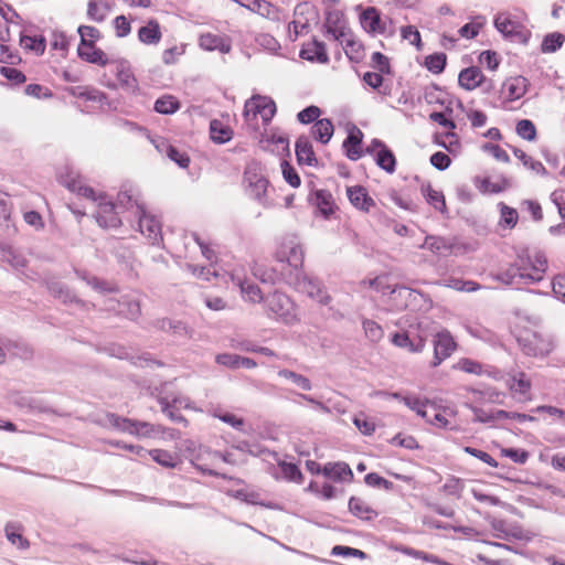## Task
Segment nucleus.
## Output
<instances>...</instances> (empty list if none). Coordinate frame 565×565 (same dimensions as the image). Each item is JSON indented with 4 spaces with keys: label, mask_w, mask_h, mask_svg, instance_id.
I'll return each mask as SVG.
<instances>
[{
    "label": "nucleus",
    "mask_w": 565,
    "mask_h": 565,
    "mask_svg": "<svg viewBox=\"0 0 565 565\" xmlns=\"http://www.w3.org/2000/svg\"><path fill=\"white\" fill-rule=\"evenodd\" d=\"M546 269L547 258L543 252L536 250L533 255L524 252L518 255L515 262L498 279L511 286L534 284L543 279Z\"/></svg>",
    "instance_id": "f257e3e1"
},
{
    "label": "nucleus",
    "mask_w": 565,
    "mask_h": 565,
    "mask_svg": "<svg viewBox=\"0 0 565 565\" xmlns=\"http://www.w3.org/2000/svg\"><path fill=\"white\" fill-rule=\"evenodd\" d=\"M275 259L287 273L301 269L305 252L299 237L296 234H287L281 237L275 252Z\"/></svg>",
    "instance_id": "f03ea898"
},
{
    "label": "nucleus",
    "mask_w": 565,
    "mask_h": 565,
    "mask_svg": "<svg viewBox=\"0 0 565 565\" xmlns=\"http://www.w3.org/2000/svg\"><path fill=\"white\" fill-rule=\"evenodd\" d=\"M430 323L427 321H418L416 326L408 324V328L402 332H395L391 341L402 349H407L411 353H420L426 347L427 338L431 334L429 330Z\"/></svg>",
    "instance_id": "7ed1b4c3"
},
{
    "label": "nucleus",
    "mask_w": 565,
    "mask_h": 565,
    "mask_svg": "<svg viewBox=\"0 0 565 565\" xmlns=\"http://www.w3.org/2000/svg\"><path fill=\"white\" fill-rule=\"evenodd\" d=\"M244 185L246 194L264 207L270 206L267 198L269 181L265 177L262 167L252 162L244 171Z\"/></svg>",
    "instance_id": "20e7f679"
},
{
    "label": "nucleus",
    "mask_w": 565,
    "mask_h": 565,
    "mask_svg": "<svg viewBox=\"0 0 565 565\" xmlns=\"http://www.w3.org/2000/svg\"><path fill=\"white\" fill-rule=\"evenodd\" d=\"M267 315L286 324H294L298 319L292 300L285 294L275 291L265 299Z\"/></svg>",
    "instance_id": "39448f33"
},
{
    "label": "nucleus",
    "mask_w": 565,
    "mask_h": 565,
    "mask_svg": "<svg viewBox=\"0 0 565 565\" xmlns=\"http://www.w3.org/2000/svg\"><path fill=\"white\" fill-rule=\"evenodd\" d=\"M276 113V105L273 99L265 96H253L245 103L244 117L248 125L257 119L259 115L264 125H268Z\"/></svg>",
    "instance_id": "423d86ee"
},
{
    "label": "nucleus",
    "mask_w": 565,
    "mask_h": 565,
    "mask_svg": "<svg viewBox=\"0 0 565 565\" xmlns=\"http://www.w3.org/2000/svg\"><path fill=\"white\" fill-rule=\"evenodd\" d=\"M288 284L295 286L297 290L307 294L309 297L318 299L322 305L330 302L331 298L322 292L320 281L303 274L301 269L289 273Z\"/></svg>",
    "instance_id": "0eeeda50"
},
{
    "label": "nucleus",
    "mask_w": 565,
    "mask_h": 565,
    "mask_svg": "<svg viewBox=\"0 0 565 565\" xmlns=\"http://www.w3.org/2000/svg\"><path fill=\"white\" fill-rule=\"evenodd\" d=\"M134 216L137 220L140 233L150 244L158 245L162 241V232L157 217L148 213L143 204L137 205V213Z\"/></svg>",
    "instance_id": "6e6552de"
},
{
    "label": "nucleus",
    "mask_w": 565,
    "mask_h": 565,
    "mask_svg": "<svg viewBox=\"0 0 565 565\" xmlns=\"http://www.w3.org/2000/svg\"><path fill=\"white\" fill-rule=\"evenodd\" d=\"M456 348L457 343L448 330L443 329L436 332L434 335V359L431 366L436 367L441 364L454 353Z\"/></svg>",
    "instance_id": "1a4fd4ad"
},
{
    "label": "nucleus",
    "mask_w": 565,
    "mask_h": 565,
    "mask_svg": "<svg viewBox=\"0 0 565 565\" xmlns=\"http://www.w3.org/2000/svg\"><path fill=\"white\" fill-rule=\"evenodd\" d=\"M95 201H98L96 212L97 223L106 228L119 227L121 225V218L119 217L121 211L116 207V204L102 196Z\"/></svg>",
    "instance_id": "9d476101"
},
{
    "label": "nucleus",
    "mask_w": 565,
    "mask_h": 565,
    "mask_svg": "<svg viewBox=\"0 0 565 565\" xmlns=\"http://www.w3.org/2000/svg\"><path fill=\"white\" fill-rule=\"evenodd\" d=\"M106 309L115 311L130 320H135L140 316V303L131 296H122L119 299L109 297L105 302Z\"/></svg>",
    "instance_id": "9b49d317"
},
{
    "label": "nucleus",
    "mask_w": 565,
    "mask_h": 565,
    "mask_svg": "<svg viewBox=\"0 0 565 565\" xmlns=\"http://www.w3.org/2000/svg\"><path fill=\"white\" fill-rule=\"evenodd\" d=\"M522 351L530 356H544L552 350V343L536 333H526L518 339Z\"/></svg>",
    "instance_id": "f8f14e48"
},
{
    "label": "nucleus",
    "mask_w": 565,
    "mask_h": 565,
    "mask_svg": "<svg viewBox=\"0 0 565 565\" xmlns=\"http://www.w3.org/2000/svg\"><path fill=\"white\" fill-rule=\"evenodd\" d=\"M58 179L70 191L76 192L87 199L96 200L94 190L83 184L79 174L75 170L65 168V171L60 173Z\"/></svg>",
    "instance_id": "ddd939ff"
},
{
    "label": "nucleus",
    "mask_w": 565,
    "mask_h": 565,
    "mask_svg": "<svg viewBox=\"0 0 565 565\" xmlns=\"http://www.w3.org/2000/svg\"><path fill=\"white\" fill-rule=\"evenodd\" d=\"M241 6L273 21L280 20V10L266 0H239Z\"/></svg>",
    "instance_id": "4468645a"
},
{
    "label": "nucleus",
    "mask_w": 565,
    "mask_h": 565,
    "mask_svg": "<svg viewBox=\"0 0 565 565\" xmlns=\"http://www.w3.org/2000/svg\"><path fill=\"white\" fill-rule=\"evenodd\" d=\"M115 204L121 212L127 211L135 215L137 213V205L143 203L139 200V194L132 186L125 185L118 192L117 203Z\"/></svg>",
    "instance_id": "2eb2a0df"
},
{
    "label": "nucleus",
    "mask_w": 565,
    "mask_h": 565,
    "mask_svg": "<svg viewBox=\"0 0 565 565\" xmlns=\"http://www.w3.org/2000/svg\"><path fill=\"white\" fill-rule=\"evenodd\" d=\"M77 54L83 61L99 66H105L109 62L105 52L97 47L95 43H92V41H89V43L79 44Z\"/></svg>",
    "instance_id": "dca6fc26"
},
{
    "label": "nucleus",
    "mask_w": 565,
    "mask_h": 565,
    "mask_svg": "<svg viewBox=\"0 0 565 565\" xmlns=\"http://www.w3.org/2000/svg\"><path fill=\"white\" fill-rule=\"evenodd\" d=\"M253 274L256 278L265 284L275 285L281 280L288 284L289 273H287L286 268L282 267L280 270H277L276 268L256 265L253 268Z\"/></svg>",
    "instance_id": "f3484780"
},
{
    "label": "nucleus",
    "mask_w": 565,
    "mask_h": 565,
    "mask_svg": "<svg viewBox=\"0 0 565 565\" xmlns=\"http://www.w3.org/2000/svg\"><path fill=\"white\" fill-rule=\"evenodd\" d=\"M347 194L351 204L363 212H370L371 207L375 205L374 200L363 186H350L347 190Z\"/></svg>",
    "instance_id": "a211bd4d"
},
{
    "label": "nucleus",
    "mask_w": 565,
    "mask_h": 565,
    "mask_svg": "<svg viewBox=\"0 0 565 565\" xmlns=\"http://www.w3.org/2000/svg\"><path fill=\"white\" fill-rule=\"evenodd\" d=\"M458 83L460 87L466 90H473L475 88L483 85L486 83V78L477 66H470L463 68L458 76Z\"/></svg>",
    "instance_id": "6ab92c4d"
},
{
    "label": "nucleus",
    "mask_w": 565,
    "mask_h": 565,
    "mask_svg": "<svg viewBox=\"0 0 565 565\" xmlns=\"http://www.w3.org/2000/svg\"><path fill=\"white\" fill-rule=\"evenodd\" d=\"M494 26L505 38H521L520 23L513 21L508 13H498L497 17L494 18Z\"/></svg>",
    "instance_id": "aec40b11"
},
{
    "label": "nucleus",
    "mask_w": 565,
    "mask_h": 565,
    "mask_svg": "<svg viewBox=\"0 0 565 565\" xmlns=\"http://www.w3.org/2000/svg\"><path fill=\"white\" fill-rule=\"evenodd\" d=\"M296 156L300 164H307L309 167L317 164V158L312 148V145L308 137L301 136L296 141Z\"/></svg>",
    "instance_id": "412c9836"
},
{
    "label": "nucleus",
    "mask_w": 565,
    "mask_h": 565,
    "mask_svg": "<svg viewBox=\"0 0 565 565\" xmlns=\"http://www.w3.org/2000/svg\"><path fill=\"white\" fill-rule=\"evenodd\" d=\"M349 510L354 516L363 521H372L379 515L377 511H375L365 500L358 497L350 498Z\"/></svg>",
    "instance_id": "4be33fe9"
},
{
    "label": "nucleus",
    "mask_w": 565,
    "mask_h": 565,
    "mask_svg": "<svg viewBox=\"0 0 565 565\" xmlns=\"http://www.w3.org/2000/svg\"><path fill=\"white\" fill-rule=\"evenodd\" d=\"M529 82L523 76H515L503 83V90L507 93L509 100H516L527 92Z\"/></svg>",
    "instance_id": "5701e85b"
},
{
    "label": "nucleus",
    "mask_w": 565,
    "mask_h": 565,
    "mask_svg": "<svg viewBox=\"0 0 565 565\" xmlns=\"http://www.w3.org/2000/svg\"><path fill=\"white\" fill-rule=\"evenodd\" d=\"M162 38L160 24L157 20H150L138 31V39L141 43L151 45L158 44Z\"/></svg>",
    "instance_id": "b1692460"
},
{
    "label": "nucleus",
    "mask_w": 565,
    "mask_h": 565,
    "mask_svg": "<svg viewBox=\"0 0 565 565\" xmlns=\"http://www.w3.org/2000/svg\"><path fill=\"white\" fill-rule=\"evenodd\" d=\"M362 26L373 33H384L385 26L383 25L377 10L373 7L365 9L361 14Z\"/></svg>",
    "instance_id": "393cba45"
},
{
    "label": "nucleus",
    "mask_w": 565,
    "mask_h": 565,
    "mask_svg": "<svg viewBox=\"0 0 565 565\" xmlns=\"http://www.w3.org/2000/svg\"><path fill=\"white\" fill-rule=\"evenodd\" d=\"M362 136V131L360 129H355L351 131L343 141V148H345L347 157L350 160L355 161L362 157V150L360 148Z\"/></svg>",
    "instance_id": "a878e982"
},
{
    "label": "nucleus",
    "mask_w": 565,
    "mask_h": 565,
    "mask_svg": "<svg viewBox=\"0 0 565 565\" xmlns=\"http://www.w3.org/2000/svg\"><path fill=\"white\" fill-rule=\"evenodd\" d=\"M47 288L51 295L60 299L64 303H79L82 302L77 296L63 282L53 280L47 282Z\"/></svg>",
    "instance_id": "bb28decb"
},
{
    "label": "nucleus",
    "mask_w": 565,
    "mask_h": 565,
    "mask_svg": "<svg viewBox=\"0 0 565 565\" xmlns=\"http://www.w3.org/2000/svg\"><path fill=\"white\" fill-rule=\"evenodd\" d=\"M300 56L311 62L327 63L329 61L324 44L316 40L301 50Z\"/></svg>",
    "instance_id": "cd10ccee"
},
{
    "label": "nucleus",
    "mask_w": 565,
    "mask_h": 565,
    "mask_svg": "<svg viewBox=\"0 0 565 565\" xmlns=\"http://www.w3.org/2000/svg\"><path fill=\"white\" fill-rule=\"evenodd\" d=\"M311 201L326 217L333 213V198L329 191L317 190L312 194Z\"/></svg>",
    "instance_id": "c85d7f7f"
},
{
    "label": "nucleus",
    "mask_w": 565,
    "mask_h": 565,
    "mask_svg": "<svg viewBox=\"0 0 565 565\" xmlns=\"http://www.w3.org/2000/svg\"><path fill=\"white\" fill-rule=\"evenodd\" d=\"M422 192L426 198L428 204H430L435 210L445 214L447 213V206L445 196L441 191L435 190L430 184L422 188Z\"/></svg>",
    "instance_id": "c756f323"
},
{
    "label": "nucleus",
    "mask_w": 565,
    "mask_h": 565,
    "mask_svg": "<svg viewBox=\"0 0 565 565\" xmlns=\"http://www.w3.org/2000/svg\"><path fill=\"white\" fill-rule=\"evenodd\" d=\"M211 139L216 143H225L233 137L232 129L222 121L214 119L210 122Z\"/></svg>",
    "instance_id": "7c9ffc66"
},
{
    "label": "nucleus",
    "mask_w": 565,
    "mask_h": 565,
    "mask_svg": "<svg viewBox=\"0 0 565 565\" xmlns=\"http://www.w3.org/2000/svg\"><path fill=\"white\" fill-rule=\"evenodd\" d=\"M403 403L412 411L423 418H428L430 407H434V403L427 398H419L417 396L403 397Z\"/></svg>",
    "instance_id": "2f4dec72"
},
{
    "label": "nucleus",
    "mask_w": 565,
    "mask_h": 565,
    "mask_svg": "<svg viewBox=\"0 0 565 565\" xmlns=\"http://www.w3.org/2000/svg\"><path fill=\"white\" fill-rule=\"evenodd\" d=\"M312 134L321 143H328L333 135V124L328 118L319 119L312 126Z\"/></svg>",
    "instance_id": "473e14b6"
},
{
    "label": "nucleus",
    "mask_w": 565,
    "mask_h": 565,
    "mask_svg": "<svg viewBox=\"0 0 565 565\" xmlns=\"http://www.w3.org/2000/svg\"><path fill=\"white\" fill-rule=\"evenodd\" d=\"M420 247L427 248L435 254H443L445 252H451L452 243L440 236L428 235Z\"/></svg>",
    "instance_id": "72a5a7b5"
},
{
    "label": "nucleus",
    "mask_w": 565,
    "mask_h": 565,
    "mask_svg": "<svg viewBox=\"0 0 565 565\" xmlns=\"http://www.w3.org/2000/svg\"><path fill=\"white\" fill-rule=\"evenodd\" d=\"M376 164L388 173L395 171L396 159L394 153L387 148L383 147L379 150L375 157Z\"/></svg>",
    "instance_id": "f704fd0d"
},
{
    "label": "nucleus",
    "mask_w": 565,
    "mask_h": 565,
    "mask_svg": "<svg viewBox=\"0 0 565 565\" xmlns=\"http://www.w3.org/2000/svg\"><path fill=\"white\" fill-rule=\"evenodd\" d=\"M509 387L515 394L525 395L531 388V382L525 373L518 372L511 376Z\"/></svg>",
    "instance_id": "c9c22d12"
},
{
    "label": "nucleus",
    "mask_w": 565,
    "mask_h": 565,
    "mask_svg": "<svg viewBox=\"0 0 565 565\" xmlns=\"http://www.w3.org/2000/svg\"><path fill=\"white\" fill-rule=\"evenodd\" d=\"M565 41V35L558 32L548 33L544 36L541 50L543 53H553L562 47Z\"/></svg>",
    "instance_id": "e433bc0d"
},
{
    "label": "nucleus",
    "mask_w": 565,
    "mask_h": 565,
    "mask_svg": "<svg viewBox=\"0 0 565 565\" xmlns=\"http://www.w3.org/2000/svg\"><path fill=\"white\" fill-rule=\"evenodd\" d=\"M19 531L20 525L12 522L8 523L4 527L6 536L13 545H18L22 550L28 548L29 542Z\"/></svg>",
    "instance_id": "4c0bfd02"
},
{
    "label": "nucleus",
    "mask_w": 565,
    "mask_h": 565,
    "mask_svg": "<svg viewBox=\"0 0 565 565\" xmlns=\"http://www.w3.org/2000/svg\"><path fill=\"white\" fill-rule=\"evenodd\" d=\"M20 44L23 49L33 51L38 55H42L45 51V40L42 36L38 38L21 34Z\"/></svg>",
    "instance_id": "58836bf2"
},
{
    "label": "nucleus",
    "mask_w": 565,
    "mask_h": 565,
    "mask_svg": "<svg viewBox=\"0 0 565 565\" xmlns=\"http://www.w3.org/2000/svg\"><path fill=\"white\" fill-rule=\"evenodd\" d=\"M151 458L166 468H174L178 463V457L168 450L153 449L149 451Z\"/></svg>",
    "instance_id": "ea45409f"
},
{
    "label": "nucleus",
    "mask_w": 565,
    "mask_h": 565,
    "mask_svg": "<svg viewBox=\"0 0 565 565\" xmlns=\"http://www.w3.org/2000/svg\"><path fill=\"white\" fill-rule=\"evenodd\" d=\"M238 286L241 288L242 295L246 300L252 302H259L263 300V295L260 288L252 284L247 280H238Z\"/></svg>",
    "instance_id": "a19ab883"
},
{
    "label": "nucleus",
    "mask_w": 565,
    "mask_h": 565,
    "mask_svg": "<svg viewBox=\"0 0 565 565\" xmlns=\"http://www.w3.org/2000/svg\"><path fill=\"white\" fill-rule=\"evenodd\" d=\"M514 156L522 161V163L530 170L534 171L537 174H545L546 169L543 163L539 160H534L532 157L527 156L523 150L514 148Z\"/></svg>",
    "instance_id": "79ce46f5"
},
{
    "label": "nucleus",
    "mask_w": 565,
    "mask_h": 565,
    "mask_svg": "<svg viewBox=\"0 0 565 565\" xmlns=\"http://www.w3.org/2000/svg\"><path fill=\"white\" fill-rule=\"evenodd\" d=\"M493 531L497 532L495 537L509 540L510 537L521 539V531L508 530L507 523L503 520L493 519L490 523Z\"/></svg>",
    "instance_id": "37998d69"
},
{
    "label": "nucleus",
    "mask_w": 565,
    "mask_h": 565,
    "mask_svg": "<svg viewBox=\"0 0 565 565\" xmlns=\"http://www.w3.org/2000/svg\"><path fill=\"white\" fill-rule=\"evenodd\" d=\"M278 376L284 377L286 380L291 381L298 387L303 391H310L312 388V384L310 380L301 374H298L294 371L284 369L278 372Z\"/></svg>",
    "instance_id": "c03bdc74"
},
{
    "label": "nucleus",
    "mask_w": 565,
    "mask_h": 565,
    "mask_svg": "<svg viewBox=\"0 0 565 565\" xmlns=\"http://www.w3.org/2000/svg\"><path fill=\"white\" fill-rule=\"evenodd\" d=\"M179 102L172 96H163L154 103V110L159 114L170 115L179 109Z\"/></svg>",
    "instance_id": "a18cd8bd"
},
{
    "label": "nucleus",
    "mask_w": 565,
    "mask_h": 565,
    "mask_svg": "<svg viewBox=\"0 0 565 565\" xmlns=\"http://www.w3.org/2000/svg\"><path fill=\"white\" fill-rule=\"evenodd\" d=\"M107 420L111 427L130 435L132 434V429H135V420L120 417L116 414H108Z\"/></svg>",
    "instance_id": "49530a36"
},
{
    "label": "nucleus",
    "mask_w": 565,
    "mask_h": 565,
    "mask_svg": "<svg viewBox=\"0 0 565 565\" xmlns=\"http://www.w3.org/2000/svg\"><path fill=\"white\" fill-rule=\"evenodd\" d=\"M76 275L82 280L86 281L87 285H89L93 289L100 291V292H113L115 290L114 287H111L107 281L100 280L96 277H90L86 273H82L76 270Z\"/></svg>",
    "instance_id": "de8ad7c7"
},
{
    "label": "nucleus",
    "mask_w": 565,
    "mask_h": 565,
    "mask_svg": "<svg viewBox=\"0 0 565 565\" xmlns=\"http://www.w3.org/2000/svg\"><path fill=\"white\" fill-rule=\"evenodd\" d=\"M167 157L175 162L180 168H186L190 163V158L184 153L179 151L175 147L171 145H166L162 142Z\"/></svg>",
    "instance_id": "09e8293b"
},
{
    "label": "nucleus",
    "mask_w": 565,
    "mask_h": 565,
    "mask_svg": "<svg viewBox=\"0 0 565 565\" xmlns=\"http://www.w3.org/2000/svg\"><path fill=\"white\" fill-rule=\"evenodd\" d=\"M362 324L366 338L370 339L372 342H379L383 338L384 331L377 322L370 319H365L363 320Z\"/></svg>",
    "instance_id": "8fccbe9b"
},
{
    "label": "nucleus",
    "mask_w": 565,
    "mask_h": 565,
    "mask_svg": "<svg viewBox=\"0 0 565 565\" xmlns=\"http://www.w3.org/2000/svg\"><path fill=\"white\" fill-rule=\"evenodd\" d=\"M516 134L525 140L533 141L536 138V128L531 120L522 119L516 124Z\"/></svg>",
    "instance_id": "3c124183"
},
{
    "label": "nucleus",
    "mask_w": 565,
    "mask_h": 565,
    "mask_svg": "<svg viewBox=\"0 0 565 565\" xmlns=\"http://www.w3.org/2000/svg\"><path fill=\"white\" fill-rule=\"evenodd\" d=\"M158 402L161 405V411L164 413L172 422L175 423H185V418L174 412L175 408L170 407V397L168 395H159Z\"/></svg>",
    "instance_id": "603ef678"
},
{
    "label": "nucleus",
    "mask_w": 565,
    "mask_h": 565,
    "mask_svg": "<svg viewBox=\"0 0 565 565\" xmlns=\"http://www.w3.org/2000/svg\"><path fill=\"white\" fill-rule=\"evenodd\" d=\"M425 64L430 72L439 74L446 66V55L444 53L428 55Z\"/></svg>",
    "instance_id": "864d4df0"
},
{
    "label": "nucleus",
    "mask_w": 565,
    "mask_h": 565,
    "mask_svg": "<svg viewBox=\"0 0 565 565\" xmlns=\"http://www.w3.org/2000/svg\"><path fill=\"white\" fill-rule=\"evenodd\" d=\"M465 406L468 407L475 414V422L478 423H493L497 422L498 418L494 413H487L484 409L475 406L472 403H465Z\"/></svg>",
    "instance_id": "5fc2aeb1"
},
{
    "label": "nucleus",
    "mask_w": 565,
    "mask_h": 565,
    "mask_svg": "<svg viewBox=\"0 0 565 565\" xmlns=\"http://www.w3.org/2000/svg\"><path fill=\"white\" fill-rule=\"evenodd\" d=\"M405 553L407 555H411V556L415 557V558L423 559V561H425L427 563H431V564H435V565H451L448 562L439 558L438 556H436L434 554H428V553L423 552V551L407 548L405 551Z\"/></svg>",
    "instance_id": "6e6d98bb"
},
{
    "label": "nucleus",
    "mask_w": 565,
    "mask_h": 565,
    "mask_svg": "<svg viewBox=\"0 0 565 565\" xmlns=\"http://www.w3.org/2000/svg\"><path fill=\"white\" fill-rule=\"evenodd\" d=\"M77 32L81 36L79 44L89 43V41H92V43H95V41H97L100 38L99 30L90 25H81Z\"/></svg>",
    "instance_id": "4d7b16f0"
},
{
    "label": "nucleus",
    "mask_w": 565,
    "mask_h": 565,
    "mask_svg": "<svg viewBox=\"0 0 565 565\" xmlns=\"http://www.w3.org/2000/svg\"><path fill=\"white\" fill-rule=\"evenodd\" d=\"M160 426H154L147 422L135 420V429L132 434L138 437H150L152 434L159 431Z\"/></svg>",
    "instance_id": "13d9d810"
},
{
    "label": "nucleus",
    "mask_w": 565,
    "mask_h": 565,
    "mask_svg": "<svg viewBox=\"0 0 565 565\" xmlns=\"http://www.w3.org/2000/svg\"><path fill=\"white\" fill-rule=\"evenodd\" d=\"M0 74L14 85L25 82V75L21 71L11 66H2L0 68Z\"/></svg>",
    "instance_id": "bf43d9fd"
},
{
    "label": "nucleus",
    "mask_w": 565,
    "mask_h": 565,
    "mask_svg": "<svg viewBox=\"0 0 565 565\" xmlns=\"http://www.w3.org/2000/svg\"><path fill=\"white\" fill-rule=\"evenodd\" d=\"M352 478H353V472L348 463L335 462V468L333 469L332 480H334V481H351Z\"/></svg>",
    "instance_id": "052dcab7"
},
{
    "label": "nucleus",
    "mask_w": 565,
    "mask_h": 565,
    "mask_svg": "<svg viewBox=\"0 0 565 565\" xmlns=\"http://www.w3.org/2000/svg\"><path fill=\"white\" fill-rule=\"evenodd\" d=\"M321 110L317 106H308L301 111L298 113L297 118L301 124H310L313 121H317L318 117L320 116Z\"/></svg>",
    "instance_id": "680f3d73"
},
{
    "label": "nucleus",
    "mask_w": 565,
    "mask_h": 565,
    "mask_svg": "<svg viewBox=\"0 0 565 565\" xmlns=\"http://www.w3.org/2000/svg\"><path fill=\"white\" fill-rule=\"evenodd\" d=\"M499 206L501 212V222L509 227L515 226L518 222L516 210L505 205L504 203H500Z\"/></svg>",
    "instance_id": "e2e57ef3"
},
{
    "label": "nucleus",
    "mask_w": 565,
    "mask_h": 565,
    "mask_svg": "<svg viewBox=\"0 0 565 565\" xmlns=\"http://www.w3.org/2000/svg\"><path fill=\"white\" fill-rule=\"evenodd\" d=\"M2 259L10 263L15 268L23 267L25 264V259L21 255L17 254L10 246L2 248Z\"/></svg>",
    "instance_id": "0e129e2a"
},
{
    "label": "nucleus",
    "mask_w": 565,
    "mask_h": 565,
    "mask_svg": "<svg viewBox=\"0 0 565 565\" xmlns=\"http://www.w3.org/2000/svg\"><path fill=\"white\" fill-rule=\"evenodd\" d=\"M463 451L480 459L481 461L489 465L490 467H493V468L498 467V461L483 450L467 446L463 448Z\"/></svg>",
    "instance_id": "69168bd1"
},
{
    "label": "nucleus",
    "mask_w": 565,
    "mask_h": 565,
    "mask_svg": "<svg viewBox=\"0 0 565 565\" xmlns=\"http://www.w3.org/2000/svg\"><path fill=\"white\" fill-rule=\"evenodd\" d=\"M426 422L439 428H447L449 425L448 419L437 411L435 404L434 407H430Z\"/></svg>",
    "instance_id": "338daca9"
},
{
    "label": "nucleus",
    "mask_w": 565,
    "mask_h": 565,
    "mask_svg": "<svg viewBox=\"0 0 565 565\" xmlns=\"http://www.w3.org/2000/svg\"><path fill=\"white\" fill-rule=\"evenodd\" d=\"M78 97H83L86 100L103 103L106 99V94L95 88H78Z\"/></svg>",
    "instance_id": "774afa93"
}]
</instances>
